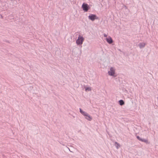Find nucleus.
Returning a JSON list of instances; mask_svg holds the SVG:
<instances>
[{"label": "nucleus", "instance_id": "nucleus-1", "mask_svg": "<svg viewBox=\"0 0 158 158\" xmlns=\"http://www.w3.org/2000/svg\"><path fill=\"white\" fill-rule=\"evenodd\" d=\"M115 69L114 67H111L108 71V73L109 76L115 77L116 76H115Z\"/></svg>", "mask_w": 158, "mask_h": 158}, {"label": "nucleus", "instance_id": "nucleus-2", "mask_svg": "<svg viewBox=\"0 0 158 158\" xmlns=\"http://www.w3.org/2000/svg\"><path fill=\"white\" fill-rule=\"evenodd\" d=\"M84 38L82 36L79 35L77 39V40L76 43L78 45H81L84 41Z\"/></svg>", "mask_w": 158, "mask_h": 158}, {"label": "nucleus", "instance_id": "nucleus-3", "mask_svg": "<svg viewBox=\"0 0 158 158\" xmlns=\"http://www.w3.org/2000/svg\"><path fill=\"white\" fill-rule=\"evenodd\" d=\"M82 8L85 12H87L90 8V6L87 4L84 3L82 5Z\"/></svg>", "mask_w": 158, "mask_h": 158}, {"label": "nucleus", "instance_id": "nucleus-4", "mask_svg": "<svg viewBox=\"0 0 158 158\" xmlns=\"http://www.w3.org/2000/svg\"><path fill=\"white\" fill-rule=\"evenodd\" d=\"M88 18L92 21H94L95 19H98V18L94 14H91L89 15Z\"/></svg>", "mask_w": 158, "mask_h": 158}, {"label": "nucleus", "instance_id": "nucleus-5", "mask_svg": "<svg viewBox=\"0 0 158 158\" xmlns=\"http://www.w3.org/2000/svg\"><path fill=\"white\" fill-rule=\"evenodd\" d=\"M85 118L87 120L90 121L92 119V118L88 114H87L85 116Z\"/></svg>", "mask_w": 158, "mask_h": 158}, {"label": "nucleus", "instance_id": "nucleus-6", "mask_svg": "<svg viewBox=\"0 0 158 158\" xmlns=\"http://www.w3.org/2000/svg\"><path fill=\"white\" fill-rule=\"evenodd\" d=\"M106 40L107 42L109 44H111L113 43V41L112 39L110 36H109L108 38H106Z\"/></svg>", "mask_w": 158, "mask_h": 158}, {"label": "nucleus", "instance_id": "nucleus-7", "mask_svg": "<svg viewBox=\"0 0 158 158\" xmlns=\"http://www.w3.org/2000/svg\"><path fill=\"white\" fill-rule=\"evenodd\" d=\"M146 44V43L142 42V43H140L139 45V46L140 48H143L145 47Z\"/></svg>", "mask_w": 158, "mask_h": 158}, {"label": "nucleus", "instance_id": "nucleus-8", "mask_svg": "<svg viewBox=\"0 0 158 158\" xmlns=\"http://www.w3.org/2000/svg\"><path fill=\"white\" fill-rule=\"evenodd\" d=\"M80 112L81 114H82L84 116H85L86 115L88 114L87 112L84 111L82 110L81 108L79 109Z\"/></svg>", "mask_w": 158, "mask_h": 158}, {"label": "nucleus", "instance_id": "nucleus-9", "mask_svg": "<svg viewBox=\"0 0 158 158\" xmlns=\"http://www.w3.org/2000/svg\"><path fill=\"white\" fill-rule=\"evenodd\" d=\"M85 91H90L91 90V87H85Z\"/></svg>", "mask_w": 158, "mask_h": 158}, {"label": "nucleus", "instance_id": "nucleus-10", "mask_svg": "<svg viewBox=\"0 0 158 158\" xmlns=\"http://www.w3.org/2000/svg\"><path fill=\"white\" fill-rule=\"evenodd\" d=\"M114 145L115 147L117 148H119L121 147V146L120 145L117 143V142H115Z\"/></svg>", "mask_w": 158, "mask_h": 158}, {"label": "nucleus", "instance_id": "nucleus-11", "mask_svg": "<svg viewBox=\"0 0 158 158\" xmlns=\"http://www.w3.org/2000/svg\"><path fill=\"white\" fill-rule=\"evenodd\" d=\"M119 103L120 105L122 106L124 104V102L123 100H121L119 101Z\"/></svg>", "mask_w": 158, "mask_h": 158}, {"label": "nucleus", "instance_id": "nucleus-12", "mask_svg": "<svg viewBox=\"0 0 158 158\" xmlns=\"http://www.w3.org/2000/svg\"><path fill=\"white\" fill-rule=\"evenodd\" d=\"M142 141L144 142H145L146 143V142H148V140L146 139H142Z\"/></svg>", "mask_w": 158, "mask_h": 158}, {"label": "nucleus", "instance_id": "nucleus-13", "mask_svg": "<svg viewBox=\"0 0 158 158\" xmlns=\"http://www.w3.org/2000/svg\"><path fill=\"white\" fill-rule=\"evenodd\" d=\"M104 36L105 37H107V35H106V34H104Z\"/></svg>", "mask_w": 158, "mask_h": 158}, {"label": "nucleus", "instance_id": "nucleus-14", "mask_svg": "<svg viewBox=\"0 0 158 158\" xmlns=\"http://www.w3.org/2000/svg\"><path fill=\"white\" fill-rule=\"evenodd\" d=\"M137 138L139 140L140 139V137L139 136H137Z\"/></svg>", "mask_w": 158, "mask_h": 158}, {"label": "nucleus", "instance_id": "nucleus-15", "mask_svg": "<svg viewBox=\"0 0 158 158\" xmlns=\"http://www.w3.org/2000/svg\"><path fill=\"white\" fill-rule=\"evenodd\" d=\"M142 138H140V139H139V140H140V141H142Z\"/></svg>", "mask_w": 158, "mask_h": 158}, {"label": "nucleus", "instance_id": "nucleus-16", "mask_svg": "<svg viewBox=\"0 0 158 158\" xmlns=\"http://www.w3.org/2000/svg\"><path fill=\"white\" fill-rule=\"evenodd\" d=\"M67 149H68V151H70V149H69V148Z\"/></svg>", "mask_w": 158, "mask_h": 158}, {"label": "nucleus", "instance_id": "nucleus-17", "mask_svg": "<svg viewBox=\"0 0 158 158\" xmlns=\"http://www.w3.org/2000/svg\"><path fill=\"white\" fill-rule=\"evenodd\" d=\"M67 148H69V147H67Z\"/></svg>", "mask_w": 158, "mask_h": 158}]
</instances>
